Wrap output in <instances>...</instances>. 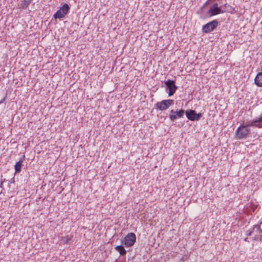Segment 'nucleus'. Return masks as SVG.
<instances>
[{
	"instance_id": "obj_1",
	"label": "nucleus",
	"mask_w": 262,
	"mask_h": 262,
	"mask_svg": "<svg viewBox=\"0 0 262 262\" xmlns=\"http://www.w3.org/2000/svg\"><path fill=\"white\" fill-rule=\"evenodd\" d=\"M250 126L262 128V115L258 119L253 120L250 124L240 125L235 131L236 137L239 140L246 139L250 133Z\"/></svg>"
},
{
	"instance_id": "obj_2",
	"label": "nucleus",
	"mask_w": 262,
	"mask_h": 262,
	"mask_svg": "<svg viewBox=\"0 0 262 262\" xmlns=\"http://www.w3.org/2000/svg\"><path fill=\"white\" fill-rule=\"evenodd\" d=\"M174 103V100L172 99L163 100L161 102H157L155 104V107L157 109L163 111L167 110Z\"/></svg>"
},
{
	"instance_id": "obj_3",
	"label": "nucleus",
	"mask_w": 262,
	"mask_h": 262,
	"mask_svg": "<svg viewBox=\"0 0 262 262\" xmlns=\"http://www.w3.org/2000/svg\"><path fill=\"white\" fill-rule=\"evenodd\" d=\"M70 7L67 4H64L53 15L55 19L63 18L69 12Z\"/></svg>"
},
{
	"instance_id": "obj_4",
	"label": "nucleus",
	"mask_w": 262,
	"mask_h": 262,
	"mask_svg": "<svg viewBox=\"0 0 262 262\" xmlns=\"http://www.w3.org/2000/svg\"><path fill=\"white\" fill-rule=\"evenodd\" d=\"M219 22L217 20H213L203 26L202 32L208 33L213 31L217 26Z\"/></svg>"
},
{
	"instance_id": "obj_5",
	"label": "nucleus",
	"mask_w": 262,
	"mask_h": 262,
	"mask_svg": "<svg viewBox=\"0 0 262 262\" xmlns=\"http://www.w3.org/2000/svg\"><path fill=\"white\" fill-rule=\"evenodd\" d=\"M164 83L166 86V89L168 90V96H173L178 89V86L175 84V81L168 79L165 81Z\"/></svg>"
},
{
	"instance_id": "obj_6",
	"label": "nucleus",
	"mask_w": 262,
	"mask_h": 262,
	"mask_svg": "<svg viewBox=\"0 0 262 262\" xmlns=\"http://www.w3.org/2000/svg\"><path fill=\"white\" fill-rule=\"evenodd\" d=\"M186 117L191 121H198L202 117V114H197L195 111L193 110H187L185 111Z\"/></svg>"
},
{
	"instance_id": "obj_7",
	"label": "nucleus",
	"mask_w": 262,
	"mask_h": 262,
	"mask_svg": "<svg viewBox=\"0 0 262 262\" xmlns=\"http://www.w3.org/2000/svg\"><path fill=\"white\" fill-rule=\"evenodd\" d=\"M136 236L134 233H129L126 235L123 240V244L126 247H132L135 243Z\"/></svg>"
},
{
	"instance_id": "obj_8",
	"label": "nucleus",
	"mask_w": 262,
	"mask_h": 262,
	"mask_svg": "<svg viewBox=\"0 0 262 262\" xmlns=\"http://www.w3.org/2000/svg\"><path fill=\"white\" fill-rule=\"evenodd\" d=\"M184 113L185 111L182 109L179 111L171 110L169 112V118L171 121L174 122L176 119L183 117Z\"/></svg>"
},
{
	"instance_id": "obj_9",
	"label": "nucleus",
	"mask_w": 262,
	"mask_h": 262,
	"mask_svg": "<svg viewBox=\"0 0 262 262\" xmlns=\"http://www.w3.org/2000/svg\"><path fill=\"white\" fill-rule=\"evenodd\" d=\"M222 7V5H221L220 7H219L218 4L215 3L212 6H210L208 13L209 14L210 16L223 13L225 11L221 9Z\"/></svg>"
},
{
	"instance_id": "obj_10",
	"label": "nucleus",
	"mask_w": 262,
	"mask_h": 262,
	"mask_svg": "<svg viewBox=\"0 0 262 262\" xmlns=\"http://www.w3.org/2000/svg\"><path fill=\"white\" fill-rule=\"evenodd\" d=\"M255 84L259 86L262 87V72L258 73L254 79Z\"/></svg>"
},
{
	"instance_id": "obj_11",
	"label": "nucleus",
	"mask_w": 262,
	"mask_h": 262,
	"mask_svg": "<svg viewBox=\"0 0 262 262\" xmlns=\"http://www.w3.org/2000/svg\"><path fill=\"white\" fill-rule=\"evenodd\" d=\"M33 0H23L21 1L20 9H26L28 6L31 3Z\"/></svg>"
},
{
	"instance_id": "obj_12",
	"label": "nucleus",
	"mask_w": 262,
	"mask_h": 262,
	"mask_svg": "<svg viewBox=\"0 0 262 262\" xmlns=\"http://www.w3.org/2000/svg\"><path fill=\"white\" fill-rule=\"evenodd\" d=\"M115 249L119 252L121 255H124L126 253V251L124 249V247L122 245L117 246L115 247Z\"/></svg>"
},
{
	"instance_id": "obj_13",
	"label": "nucleus",
	"mask_w": 262,
	"mask_h": 262,
	"mask_svg": "<svg viewBox=\"0 0 262 262\" xmlns=\"http://www.w3.org/2000/svg\"><path fill=\"white\" fill-rule=\"evenodd\" d=\"M252 230L253 232V235H254V236H256L259 234V233H261V232H260V230H259L258 225H254Z\"/></svg>"
},
{
	"instance_id": "obj_14",
	"label": "nucleus",
	"mask_w": 262,
	"mask_h": 262,
	"mask_svg": "<svg viewBox=\"0 0 262 262\" xmlns=\"http://www.w3.org/2000/svg\"><path fill=\"white\" fill-rule=\"evenodd\" d=\"M23 163L18 161L15 165V173H18L21 171Z\"/></svg>"
},
{
	"instance_id": "obj_15",
	"label": "nucleus",
	"mask_w": 262,
	"mask_h": 262,
	"mask_svg": "<svg viewBox=\"0 0 262 262\" xmlns=\"http://www.w3.org/2000/svg\"><path fill=\"white\" fill-rule=\"evenodd\" d=\"M62 240L64 243H68L69 242V241H70L71 240V237H69V236H67L64 237L63 238Z\"/></svg>"
},
{
	"instance_id": "obj_16",
	"label": "nucleus",
	"mask_w": 262,
	"mask_h": 262,
	"mask_svg": "<svg viewBox=\"0 0 262 262\" xmlns=\"http://www.w3.org/2000/svg\"><path fill=\"white\" fill-rule=\"evenodd\" d=\"M254 240L261 241H262V234H258L256 236H254Z\"/></svg>"
},
{
	"instance_id": "obj_17",
	"label": "nucleus",
	"mask_w": 262,
	"mask_h": 262,
	"mask_svg": "<svg viewBox=\"0 0 262 262\" xmlns=\"http://www.w3.org/2000/svg\"><path fill=\"white\" fill-rule=\"evenodd\" d=\"M25 155H23L19 159V162H21V163H23L24 161H25Z\"/></svg>"
},
{
	"instance_id": "obj_18",
	"label": "nucleus",
	"mask_w": 262,
	"mask_h": 262,
	"mask_svg": "<svg viewBox=\"0 0 262 262\" xmlns=\"http://www.w3.org/2000/svg\"><path fill=\"white\" fill-rule=\"evenodd\" d=\"M246 235L247 236H251L252 235H253L252 230H248V231H247Z\"/></svg>"
},
{
	"instance_id": "obj_19",
	"label": "nucleus",
	"mask_w": 262,
	"mask_h": 262,
	"mask_svg": "<svg viewBox=\"0 0 262 262\" xmlns=\"http://www.w3.org/2000/svg\"><path fill=\"white\" fill-rule=\"evenodd\" d=\"M259 230H260V232L262 233V222L258 225Z\"/></svg>"
},
{
	"instance_id": "obj_20",
	"label": "nucleus",
	"mask_w": 262,
	"mask_h": 262,
	"mask_svg": "<svg viewBox=\"0 0 262 262\" xmlns=\"http://www.w3.org/2000/svg\"><path fill=\"white\" fill-rule=\"evenodd\" d=\"M5 180L4 179L3 181H1V182H0V188L3 187V185L4 182H5Z\"/></svg>"
},
{
	"instance_id": "obj_21",
	"label": "nucleus",
	"mask_w": 262,
	"mask_h": 262,
	"mask_svg": "<svg viewBox=\"0 0 262 262\" xmlns=\"http://www.w3.org/2000/svg\"><path fill=\"white\" fill-rule=\"evenodd\" d=\"M4 101V99H3V100H2L0 101V104L2 103Z\"/></svg>"
},
{
	"instance_id": "obj_22",
	"label": "nucleus",
	"mask_w": 262,
	"mask_h": 262,
	"mask_svg": "<svg viewBox=\"0 0 262 262\" xmlns=\"http://www.w3.org/2000/svg\"><path fill=\"white\" fill-rule=\"evenodd\" d=\"M223 5H224V6L226 7V5H227V3H226L225 4H223Z\"/></svg>"
}]
</instances>
